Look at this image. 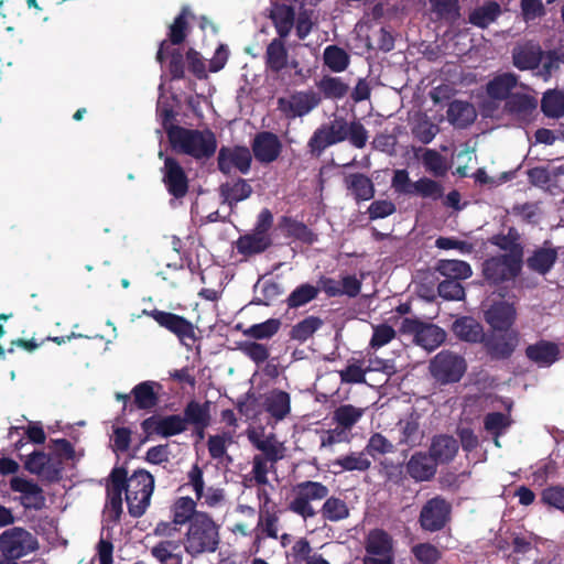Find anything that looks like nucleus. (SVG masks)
<instances>
[{
  "instance_id": "obj_1",
  "label": "nucleus",
  "mask_w": 564,
  "mask_h": 564,
  "mask_svg": "<svg viewBox=\"0 0 564 564\" xmlns=\"http://www.w3.org/2000/svg\"><path fill=\"white\" fill-rule=\"evenodd\" d=\"M220 542V525L207 512L198 514L186 527L182 540L184 551L192 558L215 553L219 549Z\"/></svg>"
},
{
  "instance_id": "obj_2",
  "label": "nucleus",
  "mask_w": 564,
  "mask_h": 564,
  "mask_svg": "<svg viewBox=\"0 0 564 564\" xmlns=\"http://www.w3.org/2000/svg\"><path fill=\"white\" fill-rule=\"evenodd\" d=\"M167 138L174 150L196 160L212 158L217 149L216 135L208 129L200 131L171 124Z\"/></svg>"
},
{
  "instance_id": "obj_3",
  "label": "nucleus",
  "mask_w": 564,
  "mask_h": 564,
  "mask_svg": "<svg viewBox=\"0 0 564 564\" xmlns=\"http://www.w3.org/2000/svg\"><path fill=\"white\" fill-rule=\"evenodd\" d=\"M111 471L123 474V487L128 512L133 518L142 517L150 506L154 491V476L147 469L139 468L128 476L126 467H113Z\"/></svg>"
},
{
  "instance_id": "obj_4",
  "label": "nucleus",
  "mask_w": 564,
  "mask_h": 564,
  "mask_svg": "<svg viewBox=\"0 0 564 564\" xmlns=\"http://www.w3.org/2000/svg\"><path fill=\"white\" fill-rule=\"evenodd\" d=\"M293 494L294 497L289 502L288 509L306 520L315 517L316 514L311 502L327 498L329 489L326 485L319 481L305 480L293 487Z\"/></svg>"
},
{
  "instance_id": "obj_5",
  "label": "nucleus",
  "mask_w": 564,
  "mask_h": 564,
  "mask_svg": "<svg viewBox=\"0 0 564 564\" xmlns=\"http://www.w3.org/2000/svg\"><path fill=\"white\" fill-rule=\"evenodd\" d=\"M452 503L437 495L421 507L417 523L423 532L435 533L444 530L452 520Z\"/></svg>"
},
{
  "instance_id": "obj_6",
  "label": "nucleus",
  "mask_w": 564,
  "mask_h": 564,
  "mask_svg": "<svg viewBox=\"0 0 564 564\" xmlns=\"http://www.w3.org/2000/svg\"><path fill=\"white\" fill-rule=\"evenodd\" d=\"M365 556L362 564H394V541L383 529H372L364 542Z\"/></svg>"
},
{
  "instance_id": "obj_7",
  "label": "nucleus",
  "mask_w": 564,
  "mask_h": 564,
  "mask_svg": "<svg viewBox=\"0 0 564 564\" xmlns=\"http://www.w3.org/2000/svg\"><path fill=\"white\" fill-rule=\"evenodd\" d=\"M143 314L153 318L160 327L173 334L184 346L191 347L198 339L194 324L182 315L158 308L143 310Z\"/></svg>"
},
{
  "instance_id": "obj_8",
  "label": "nucleus",
  "mask_w": 564,
  "mask_h": 564,
  "mask_svg": "<svg viewBox=\"0 0 564 564\" xmlns=\"http://www.w3.org/2000/svg\"><path fill=\"white\" fill-rule=\"evenodd\" d=\"M520 343V333L511 330H488L481 341L487 357L492 361H505L512 357Z\"/></svg>"
},
{
  "instance_id": "obj_9",
  "label": "nucleus",
  "mask_w": 564,
  "mask_h": 564,
  "mask_svg": "<svg viewBox=\"0 0 564 564\" xmlns=\"http://www.w3.org/2000/svg\"><path fill=\"white\" fill-rule=\"evenodd\" d=\"M39 549L36 538L23 528L14 527L0 534V552L14 562Z\"/></svg>"
},
{
  "instance_id": "obj_10",
  "label": "nucleus",
  "mask_w": 564,
  "mask_h": 564,
  "mask_svg": "<svg viewBox=\"0 0 564 564\" xmlns=\"http://www.w3.org/2000/svg\"><path fill=\"white\" fill-rule=\"evenodd\" d=\"M466 368L465 359L449 350L440 351L430 362L431 375L442 384L458 382Z\"/></svg>"
},
{
  "instance_id": "obj_11",
  "label": "nucleus",
  "mask_w": 564,
  "mask_h": 564,
  "mask_svg": "<svg viewBox=\"0 0 564 564\" xmlns=\"http://www.w3.org/2000/svg\"><path fill=\"white\" fill-rule=\"evenodd\" d=\"M521 261L498 254L482 262V275L487 283L498 286L505 282L513 281L521 272Z\"/></svg>"
},
{
  "instance_id": "obj_12",
  "label": "nucleus",
  "mask_w": 564,
  "mask_h": 564,
  "mask_svg": "<svg viewBox=\"0 0 564 564\" xmlns=\"http://www.w3.org/2000/svg\"><path fill=\"white\" fill-rule=\"evenodd\" d=\"M401 330L413 335L415 344L430 351L436 349L446 339V333L443 328L417 318H404Z\"/></svg>"
},
{
  "instance_id": "obj_13",
  "label": "nucleus",
  "mask_w": 564,
  "mask_h": 564,
  "mask_svg": "<svg viewBox=\"0 0 564 564\" xmlns=\"http://www.w3.org/2000/svg\"><path fill=\"white\" fill-rule=\"evenodd\" d=\"M322 101L318 93L310 90L295 91L290 97L278 98V109L288 120L304 117Z\"/></svg>"
},
{
  "instance_id": "obj_14",
  "label": "nucleus",
  "mask_w": 564,
  "mask_h": 564,
  "mask_svg": "<svg viewBox=\"0 0 564 564\" xmlns=\"http://www.w3.org/2000/svg\"><path fill=\"white\" fill-rule=\"evenodd\" d=\"M162 182L167 193L175 199H183L189 191V178L181 163L172 156L164 158L161 169Z\"/></svg>"
},
{
  "instance_id": "obj_15",
  "label": "nucleus",
  "mask_w": 564,
  "mask_h": 564,
  "mask_svg": "<svg viewBox=\"0 0 564 564\" xmlns=\"http://www.w3.org/2000/svg\"><path fill=\"white\" fill-rule=\"evenodd\" d=\"M251 162V151L245 145H223L218 151L217 166L224 175H230L234 170L241 174H248Z\"/></svg>"
},
{
  "instance_id": "obj_16",
  "label": "nucleus",
  "mask_w": 564,
  "mask_h": 564,
  "mask_svg": "<svg viewBox=\"0 0 564 564\" xmlns=\"http://www.w3.org/2000/svg\"><path fill=\"white\" fill-rule=\"evenodd\" d=\"M10 488L12 491L21 494L19 501L24 509L42 510L45 508L44 491L33 480L14 476L10 479Z\"/></svg>"
},
{
  "instance_id": "obj_17",
  "label": "nucleus",
  "mask_w": 564,
  "mask_h": 564,
  "mask_svg": "<svg viewBox=\"0 0 564 564\" xmlns=\"http://www.w3.org/2000/svg\"><path fill=\"white\" fill-rule=\"evenodd\" d=\"M283 145L271 131L258 132L251 142V154L261 164H270L279 159Z\"/></svg>"
},
{
  "instance_id": "obj_18",
  "label": "nucleus",
  "mask_w": 564,
  "mask_h": 564,
  "mask_svg": "<svg viewBox=\"0 0 564 564\" xmlns=\"http://www.w3.org/2000/svg\"><path fill=\"white\" fill-rule=\"evenodd\" d=\"M24 468L47 482H58L62 479L61 463L51 464L50 457L42 451H33L24 460Z\"/></svg>"
},
{
  "instance_id": "obj_19",
  "label": "nucleus",
  "mask_w": 564,
  "mask_h": 564,
  "mask_svg": "<svg viewBox=\"0 0 564 564\" xmlns=\"http://www.w3.org/2000/svg\"><path fill=\"white\" fill-rule=\"evenodd\" d=\"M162 384L158 381L147 380L135 384L131 390L132 402L130 412L133 410L150 411L158 406L160 402V391Z\"/></svg>"
},
{
  "instance_id": "obj_20",
  "label": "nucleus",
  "mask_w": 564,
  "mask_h": 564,
  "mask_svg": "<svg viewBox=\"0 0 564 564\" xmlns=\"http://www.w3.org/2000/svg\"><path fill=\"white\" fill-rule=\"evenodd\" d=\"M484 317L490 330H511L517 319V311L513 304L499 301L485 311Z\"/></svg>"
},
{
  "instance_id": "obj_21",
  "label": "nucleus",
  "mask_w": 564,
  "mask_h": 564,
  "mask_svg": "<svg viewBox=\"0 0 564 564\" xmlns=\"http://www.w3.org/2000/svg\"><path fill=\"white\" fill-rule=\"evenodd\" d=\"M544 51L539 43L528 41L512 50V63L520 70L538 69L543 61Z\"/></svg>"
},
{
  "instance_id": "obj_22",
  "label": "nucleus",
  "mask_w": 564,
  "mask_h": 564,
  "mask_svg": "<svg viewBox=\"0 0 564 564\" xmlns=\"http://www.w3.org/2000/svg\"><path fill=\"white\" fill-rule=\"evenodd\" d=\"M536 107V98L528 94H512L505 102V111L521 123L532 120Z\"/></svg>"
},
{
  "instance_id": "obj_23",
  "label": "nucleus",
  "mask_w": 564,
  "mask_h": 564,
  "mask_svg": "<svg viewBox=\"0 0 564 564\" xmlns=\"http://www.w3.org/2000/svg\"><path fill=\"white\" fill-rule=\"evenodd\" d=\"M488 241L506 251L502 256L523 262L524 247L521 234L516 227H509L506 234L500 232L491 236Z\"/></svg>"
},
{
  "instance_id": "obj_24",
  "label": "nucleus",
  "mask_w": 564,
  "mask_h": 564,
  "mask_svg": "<svg viewBox=\"0 0 564 564\" xmlns=\"http://www.w3.org/2000/svg\"><path fill=\"white\" fill-rule=\"evenodd\" d=\"M408 475L416 482L431 480L437 470V463L429 453L415 452L405 465Z\"/></svg>"
},
{
  "instance_id": "obj_25",
  "label": "nucleus",
  "mask_w": 564,
  "mask_h": 564,
  "mask_svg": "<svg viewBox=\"0 0 564 564\" xmlns=\"http://www.w3.org/2000/svg\"><path fill=\"white\" fill-rule=\"evenodd\" d=\"M459 449L458 441L447 434L434 435L431 441L429 454L438 464H448L454 460Z\"/></svg>"
},
{
  "instance_id": "obj_26",
  "label": "nucleus",
  "mask_w": 564,
  "mask_h": 564,
  "mask_svg": "<svg viewBox=\"0 0 564 564\" xmlns=\"http://www.w3.org/2000/svg\"><path fill=\"white\" fill-rule=\"evenodd\" d=\"M451 329L459 340L468 344H481L486 333L484 326L473 316L456 318Z\"/></svg>"
},
{
  "instance_id": "obj_27",
  "label": "nucleus",
  "mask_w": 564,
  "mask_h": 564,
  "mask_svg": "<svg viewBox=\"0 0 564 564\" xmlns=\"http://www.w3.org/2000/svg\"><path fill=\"white\" fill-rule=\"evenodd\" d=\"M558 346L545 339L531 344L525 348L527 358L540 367H550L560 358Z\"/></svg>"
},
{
  "instance_id": "obj_28",
  "label": "nucleus",
  "mask_w": 564,
  "mask_h": 564,
  "mask_svg": "<svg viewBox=\"0 0 564 564\" xmlns=\"http://www.w3.org/2000/svg\"><path fill=\"white\" fill-rule=\"evenodd\" d=\"M194 19L195 14L189 6H183L173 22L169 25L166 41H169L171 45L183 44L191 32L189 20Z\"/></svg>"
},
{
  "instance_id": "obj_29",
  "label": "nucleus",
  "mask_w": 564,
  "mask_h": 564,
  "mask_svg": "<svg viewBox=\"0 0 564 564\" xmlns=\"http://www.w3.org/2000/svg\"><path fill=\"white\" fill-rule=\"evenodd\" d=\"M347 191L357 203L370 200L375 197V184L370 177L362 173H351L344 178Z\"/></svg>"
},
{
  "instance_id": "obj_30",
  "label": "nucleus",
  "mask_w": 564,
  "mask_h": 564,
  "mask_svg": "<svg viewBox=\"0 0 564 564\" xmlns=\"http://www.w3.org/2000/svg\"><path fill=\"white\" fill-rule=\"evenodd\" d=\"M182 540L165 539L151 549V555L161 564H183Z\"/></svg>"
},
{
  "instance_id": "obj_31",
  "label": "nucleus",
  "mask_w": 564,
  "mask_h": 564,
  "mask_svg": "<svg viewBox=\"0 0 564 564\" xmlns=\"http://www.w3.org/2000/svg\"><path fill=\"white\" fill-rule=\"evenodd\" d=\"M447 120L458 129L469 127L477 118L474 105L469 101L453 100L447 108Z\"/></svg>"
},
{
  "instance_id": "obj_32",
  "label": "nucleus",
  "mask_w": 564,
  "mask_h": 564,
  "mask_svg": "<svg viewBox=\"0 0 564 564\" xmlns=\"http://www.w3.org/2000/svg\"><path fill=\"white\" fill-rule=\"evenodd\" d=\"M252 187L247 180L238 177L234 182H226L219 186V195L223 203L234 207L237 203L249 198Z\"/></svg>"
},
{
  "instance_id": "obj_33",
  "label": "nucleus",
  "mask_w": 564,
  "mask_h": 564,
  "mask_svg": "<svg viewBox=\"0 0 564 564\" xmlns=\"http://www.w3.org/2000/svg\"><path fill=\"white\" fill-rule=\"evenodd\" d=\"M283 40L281 37L273 39L265 50V66L273 73H280L289 65V52Z\"/></svg>"
},
{
  "instance_id": "obj_34",
  "label": "nucleus",
  "mask_w": 564,
  "mask_h": 564,
  "mask_svg": "<svg viewBox=\"0 0 564 564\" xmlns=\"http://www.w3.org/2000/svg\"><path fill=\"white\" fill-rule=\"evenodd\" d=\"M272 245L270 236H262L257 232L246 234L236 241V249L239 254L250 257L264 252Z\"/></svg>"
},
{
  "instance_id": "obj_35",
  "label": "nucleus",
  "mask_w": 564,
  "mask_h": 564,
  "mask_svg": "<svg viewBox=\"0 0 564 564\" xmlns=\"http://www.w3.org/2000/svg\"><path fill=\"white\" fill-rule=\"evenodd\" d=\"M248 438L250 443L261 452L259 455L269 459L272 466L283 458L284 448L282 444L275 440L274 435L261 438L252 432L248 435Z\"/></svg>"
},
{
  "instance_id": "obj_36",
  "label": "nucleus",
  "mask_w": 564,
  "mask_h": 564,
  "mask_svg": "<svg viewBox=\"0 0 564 564\" xmlns=\"http://www.w3.org/2000/svg\"><path fill=\"white\" fill-rule=\"evenodd\" d=\"M265 411L276 421L283 420L291 411L290 394L283 390H272L264 400Z\"/></svg>"
},
{
  "instance_id": "obj_37",
  "label": "nucleus",
  "mask_w": 564,
  "mask_h": 564,
  "mask_svg": "<svg viewBox=\"0 0 564 564\" xmlns=\"http://www.w3.org/2000/svg\"><path fill=\"white\" fill-rule=\"evenodd\" d=\"M557 260V250L555 248H538L527 259V265L533 272L545 275L554 267Z\"/></svg>"
},
{
  "instance_id": "obj_38",
  "label": "nucleus",
  "mask_w": 564,
  "mask_h": 564,
  "mask_svg": "<svg viewBox=\"0 0 564 564\" xmlns=\"http://www.w3.org/2000/svg\"><path fill=\"white\" fill-rule=\"evenodd\" d=\"M519 77L513 73H503L489 80L487 94L496 100H506L512 95L511 90L518 85Z\"/></svg>"
},
{
  "instance_id": "obj_39",
  "label": "nucleus",
  "mask_w": 564,
  "mask_h": 564,
  "mask_svg": "<svg viewBox=\"0 0 564 564\" xmlns=\"http://www.w3.org/2000/svg\"><path fill=\"white\" fill-rule=\"evenodd\" d=\"M196 508L197 502L193 498L187 496L177 498L171 508L174 522L180 523V525H189L198 514L205 513L204 511H198Z\"/></svg>"
},
{
  "instance_id": "obj_40",
  "label": "nucleus",
  "mask_w": 564,
  "mask_h": 564,
  "mask_svg": "<svg viewBox=\"0 0 564 564\" xmlns=\"http://www.w3.org/2000/svg\"><path fill=\"white\" fill-rule=\"evenodd\" d=\"M270 18L276 30L279 37L285 39L289 36L295 20V11L292 6L276 4L271 11Z\"/></svg>"
},
{
  "instance_id": "obj_41",
  "label": "nucleus",
  "mask_w": 564,
  "mask_h": 564,
  "mask_svg": "<svg viewBox=\"0 0 564 564\" xmlns=\"http://www.w3.org/2000/svg\"><path fill=\"white\" fill-rule=\"evenodd\" d=\"M325 99L340 100L349 91V85L341 77L324 75L316 84Z\"/></svg>"
},
{
  "instance_id": "obj_42",
  "label": "nucleus",
  "mask_w": 564,
  "mask_h": 564,
  "mask_svg": "<svg viewBox=\"0 0 564 564\" xmlns=\"http://www.w3.org/2000/svg\"><path fill=\"white\" fill-rule=\"evenodd\" d=\"M436 271L446 279L457 281L466 280L471 276L473 270L468 262L463 260H440L436 264Z\"/></svg>"
},
{
  "instance_id": "obj_43",
  "label": "nucleus",
  "mask_w": 564,
  "mask_h": 564,
  "mask_svg": "<svg viewBox=\"0 0 564 564\" xmlns=\"http://www.w3.org/2000/svg\"><path fill=\"white\" fill-rule=\"evenodd\" d=\"M323 63L332 72L341 73L349 66L350 56L343 47L333 44L325 47Z\"/></svg>"
},
{
  "instance_id": "obj_44",
  "label": "nucleus",
  "mask_w": 564,
  "mask_h": 564,
  "mask_svg": "<svg viewBox=\"0 0 564 564\" xmlns=\"http://www.w3.org/2000/svg\"><path fill=\"white\" fill-rule=\"evenodd\" d=\"M183 420L186 425H204L210 424V412L209 403H199L195 400H191L184 408Z\"/></svg>"
},
{
  "instance_id": "obj_45",
  "label": "nucleus",
  "mask_w": 564,
  "mask_h": 564,
  "mask_svg": "<svg viewBox=\"0 0 564 564\" xmlns=\"http://www.w3.org/2000/svg\"><path fill=\"white\" fill-rule=\"evenodd\" d=\"M500 14V4L496 1H487L469 14V22L475 26L484 29L495 22Z\"/></svg>"
},
{
  "instance_id": "obj_46",
  "label": "nucleus",
  "mask_w": 564,
  "mask_h": 564,
  "mask_svg": "<svg viewBox=\"0 0 564 564\" xmlns=\"http://www.w3.org/2000/svg\"><path fill=\"white\" fill-rule=\"evenodd\" d=\"M322 326L323 319L318 316L311 315L293 325L289 336L292 340H296L300 344H303L310 339Z\"/></svg>"
},
{
  "instance_id": "obj_47",
  "label": "nucleus",
  "mask_w": 564,
  "mask_h": 564,
  "mask_svg": "<svg viewBox=\"0 0 564 564\" xmlns=\"http://www.w3.org/2000/svg\"><path fill=\"white\" fill-rule=\"evenodd\" d=\"M110 484L107 487L108 505L118 517L122 512L123 495V474L121 471H111L109 475Z\"/></svg>"
},
{
  "instance_id": "obj_48",
  "label": "nucleus",
  "mask_w": 564,
  "mask_h": 564,
  "mask_svg": "<svg viewBox=\"0 0 564 564\" xmlns=\"http://www.w3.org/2000/svg\"><path fill=\"white\" fill-rule=\"evenodd\" d=\"M541 110L547 118L558 119L564 115V91L550 89L543 94Z\"/></svg>"
},
{
  "instance_id": "obj_49",
  "label": "nucleus",
  "mask_w": 564,
  "mask_h": 564,
  "mask_svg": "<svg viewBox=\"0 0 564 564\" xmlns=\"http://www.w3.org/2000/svg\"><path fill=\"white\" fill-rule=\"evenodd\" d=\"M232 443V436L229 433L210 435L207 441L208 453L210 457L220 463L232 462L231 456L227 454V447Z\"/></svg>"
},
{
  "instance_id": "obj_50",
  "label": "nucleus",
  "mask_w": 564,
  "mask_h": 564,
  "mask_svg": "<svg viewBox=\"0 0 564 564\" xmlns=\"http://www.w3.org/2000/svg\"><path fill=\"white\" fill-rule=\"evenodd\" d=\"M281 226L285 228L286 236L297 239L304 243L312 245L317 240L316 234L313 232L304 223L283 216Z\"/></svg>"
},
{
  "instance_id": "obj_51",
  "label": "nucleus",
  "mask_w": 564,
  "mask_h": 564,
  "mask_svg": "<svg viewBox=\"0 0 564 564\" xmlns=\"http://www.w3.org/2000/svg\"><path fill=\"white\" fill-rule=\"evenodd\" d=\"M366 451L351 452L335 459L334 465L346 471H366L371 467V460Z\"/></svg>"
},
{
  "instance_id": "obj_52",
  "label": "nucleus",
  "mask_w": 564,
  "mask_h": 564,
  "mask_svg": "<svg viewBox=\"0 0 564 564\" xmlns=\"http://www.w3.org/2000/svg\"><path fill=\"white\" fill-rule=\"evenodd\" d=\"M325 499L321 509V514L324 520L338 522L349 517V509L343 499L335 496H327Z\"/></svg>"
},
{
  "instance_id": "obj_53",
  "label": "nucleus",
  "mask_w": 564,
  "mask_h": 564,
  "mask_svg": "<svg viewBox=\"0 0 564 564\" xmlns=\"http://www.w3.org/2000/svg\"><path fill=\"white\" fill-rule=\"evenodd\" d=\"M421 160L425 171L433 176L443 177L447 174L448 166L446 159L436 150L425 149Z\"/></svg>"
},
{
  "instance_id": "obj_54",
  "label": "nucleus",
  "mask_w": 564,
  "mask_h": 564,
  "mask_svg": "<svg viewBox=\"0 0 564 564\" xmlns=\"http://www.w3.org/2000/svg\"><path fill=\"white\" fill-rule=\"evenodd\" d=\"M319 289L310 283H303L295 288L286 299L289 308H297L312 302L317 297Z\"/></svg>"
},
{
  "instance_id": "obj_55",
  "label": "nucleus",
  "mask_w": 564,
  "mask_h": 564,
  "mask_svg": "<svg viewBox=\"0 0 564 564\" xmlns=\"http://www.w3.org/2000/svg\"><path fill=\"white\" fill-rule=\"evenodd\" d=\"M364 410L351 404H343L335 409L333 421L341 427L350 431L351 427L360 420Z\"/></svg>"
},
{
  "instance_id": "obj_56",
  "label": "nucleus",
  "mask_w": 564,
  "mask_h": 564,
  "mask_svg": "<svg viewBox=\"0 0 564 564\" xmlns=\"http://www.w3.org/2000/svg\"><path fill=\"white\" fill-rule=\"evenodd\" d=\"M281 321L279 318H269L262 323L253 324L243 330V335L256 340L270 339L280 329Z\"/></svg>"
},
{
  "instance_id": "obj_57",
  "label": "nucleus",
  "mask_w": 564,
  "mask_h": 564,
  "mask_svg": "<svg viewBox=\"0 0 564 564\" xmlns=\"http://www.w3.org/2000/svg\"><path fill=\"white\" fill-rule=\"evenodd\" d=\"M414 196L438 200L444 195L443 185L435 180L423 176L414 182Z\"/></svg>"
},
{
  "instance_id": "obj_58",
  "label": "nucleus",
  "mask_w": 564,
  "mask_h": 564,
  "mask_svg": "<svg viewBox=\"0 0 564 564\" xmlns=\"http://www.w3.org/2000/svg\"><path fill=\"white\" fill-rule=\"evenodd\" d=\"M511 425V420L502 412H490L484 419V427L495 436V444L500 446L498 437Z\"/></svg>"
},
{
  "instance_id": "obj_59",
  "label": "nucleus",
  "mask_w": 564,
  "mask_h": 564,
  "mask_svg": "<svg viewBox=\"0 0 564 564\" xmlns=\"http://www.w3.org/2000/svg\"><path fill=\"white\" fill-rule=\"evenodd\" d=\"M187 430L183 417L180 414H171L160 417L158 424V435L171 437L184 433Z\"/></svg>"
},
{
  "instance_id": "obj_60",
  "label": "nucleus",
  "mask_w": 564,
  "mask_h": 564,
  "mask_svg": "<svg viewBox=\"0 0 564 564\" xmlns=\"http://www.w3.org/2000/svg\"><path fill=\"white\" fill-rule=\"evenodd\" d=\"M279 513L276 505L272 509L259 510L258 528H261L268 538L278 539Z\"/></svg>"
},
{
  "instance_id": "obj_61",
  "label": "nucleus",
  "mask_w": 564,
  "mask_h": 564,
  "mask_svg": "<svg viewBox=\"0 0 564 564\" xmlns=\"http://www.w3.org/2000/svg\"><path fill=\"white\" fill-rule=\"evenodd\" d=\"M332 145H335L334 141L321 124L308 139L307 151L313 158L318 159Z\"/></svg>"
},
{
  "instance_id": "obj_62",
  "label": "nucleus",
  "mask_w": 564,
  "mask_h": 564,
  "mask_svg": "<svg viewBox=\"0 0 564 564\" xmlns=\"http://www.w3.org/2000/svg\"><path fill=\"white\" fill-rule=\"evenodd\" d=\"M414 182L411 181L408 170L398 169L393 171L391 188L395 194L414 196Z\"/></svg>"
},
{
  "instance_id": "obj_63",
  "label": "nucleus",
  "mask_w": 564,
  "mask_h": 564,
  "mask_svg": "<svg viewBox=\"0 0 564 564\" xmlns=\"http://www.w3.org/2000/svg\"><path fill=\"white\" fill-rule=\"evenodd\" d=\"M239 350L258 366L270 356L269 347L257 341H243L239 345Z\"/></svg>"
},
{
  "instance_id": "obj_64",
  "label": "nucleus",
  "mask_w": 564,
  "mask_h": 564,
  "mask_svg": "<svg viewBox=\"0 0 564 564\" xmlns=\"http://www.w3.org/2000/svg\"><path fill=\"white\" fill-rule=\"evenodd\" d=\"M438 295L446 301H462L465 299V289L454 279H445L437 285Z\"/></svg>"
}]
</instances>
